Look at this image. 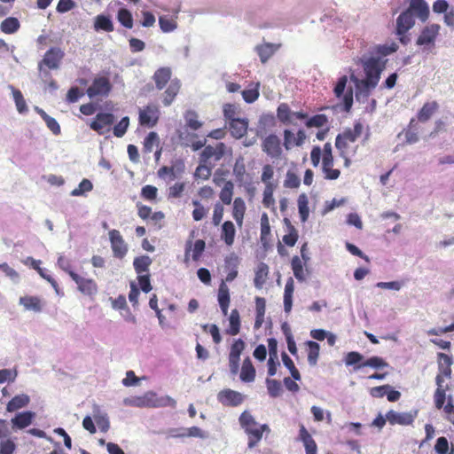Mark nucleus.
Listing matches in <instances>:
<instances>
[{"label": "nucleus", "mask_w": 454, "mask_h": 454, "mask_svg": "<svg viewBox=\"0 0 454 454\" xmlns=\"http://www.w3.org/2000/svg\"><path fill=\"white\" fill-rule=\"evenodd\" d=\"M152 78L157 90H161L167 86L162 93V104L164 106H169L180 92L182 86L180 80L172 79V70L168 67L158 68Z\"/></svg>", "instance_id": "nucleus-1"}, {"label": "nucleus", "mask_w": 454, "mask_h": 454, "mask_svg": "<svg viewBox=\"0 0 454 454\" xmlns=\"http://www.w3.org/2000/svg\"><path fill=\"white\" fill-rule=\"evenodd\" d=\"M386 63L387 60L380 57H370L362 61L365 78L360 80L352 74L350 79L358 89L369 91L378 85L380 74L386 68Z\"/></svg>", "instance_id": "nucleus-2"}, {"label": "nucleus", "mask_w": 454, "mask_h": 454, "mask_svg": "<svg viewBox=\"0 0 454 454\" xmlns=\"http://www.w3.org/2000/svg\"><path fill=\"white\" fill-rule=\"evenodd\" d=\"M128 403L138 408H176V402L172 397L168 395L158 396L157 394L153 391H148L140 396H134L129 400Z\"/></svg>", "instance_id": "nucleus-3"}, {"label": "nucleus", "mask_w": 454, "mask_h": 454, "mask_svg": "<svg viewBox=\"0 0 454 454\" xmlns=\"http://www.w3.org/2000/svg\"><path fill=\"white\" fill-rule=\"evenodd\" d=\"M241 427L248 436V448H254L262 438L263 432L269 427L266 424L259 425L254 418L247 411H243L239 418Z\"/></svg>", "instance_id": "nucleus-4"}, {"label": "nucleus", "mask_w": 454, "mask_h": 454, "mask_svg": "<svg viewBox=\"0 0 454 454\" xmlns=\"http://www.w3.org/2000/svg\"><path fill=\"white\" fill-rule=\"evenodd\" d=\"M440 30L441 26L439 24L433 23L425 26L416 40V44L422 47L423 51L432 52L435 48Z\"/></svg>", "instance_id": "nucleus-5"}, {"label": "nucleus", "mask_w": 454, "mask_h": 454, "mask_svg": "<svg viewBox=\"0 0 454 454\" xmlns=\"http://www.w3.org/2000/svg\"><path fill=\"white\" fill-rule=\"evenodd\" d=\"M364 131V125L361 121H356L353 128L346 129L339 134L335 139V146L338 151H349V144L355 143L361 137Z\"/></svg>", "instance_id": "nucleus-6"}, {"label": "nucleus", "mask_w": 454, "mask_h": 454, "mask_svg": "<svg viewBox=\"0 0 454 454\" xmlns=\"http://www.w3.org/2000/svg\"><path fill=\"white\" fill-rule=\"evenodd\" d=\"M160 117V110L157 104L149 103L139 109L138 122L142 127L152 129L157 125Z\"/></svg>", "instance_id": "nucleus-7"}, {"label": "nucleus", "mask_w": 454, "mask_h": 454, "mask_svg": "<svg viewBox=\"0 0 454 454\" xmlns=\"http://www.w3.org/2000/svg\"><path fill=\"white\" fill-rule=\"evenodd\" d=\"M64 56L63 51L59 48L52 47L49 49L43 59L38 64V69L44 77H50L51 74L49 71L44 69L46 67L48 69H57L59 67V62Z\"/></svg>", "instance_id": "nucleus-8"}, {"label": "nucleus", "mask_w": 454, "mask_h": 454, "mask_svg": "<svg viewBox=\"0 0 454 454\" xmlns=\"http://www.w3.org/2000/svg\"><path fill=\"white\" fill-rule=\"evenodd\" d=\"M415 20L407 9L401 12V14L396 19V28L395 34L399 37V41L403 44H406L409 41V38L406 36V33L414 26Z\"/></svg>", "instance_id": "nucleus-9"}, {"label": "nucleus", "mask_w": 454, "mask_h": 454, "mask_svg": "<svg viewBox=\"0 0 454 454\" xmlns=\"http://www.w3.org/2000/svg\"><path fill=\"white\" fill-rule=\"evenodd\" d=\"M115 121V117L111 113L100 112L96 114L90 123V128L98 135L109 132Z\"/></svg>", "instance_id": "nucleus-10"}, {"label": "nucleus", "mask_w": 454, "mask_h": 454, "mask_svg": "<svg viewBox=\"0 0 454 454\" xmlns=\"http://www.w3.org/2000/svg\"><path fill=\"white\" fill-rule=\"evenodd\" d=\"M113 254L115 258L122 259L128 253V245L118 230H111L108 232Z\"/></svg>", "instance_id": "nucleus-11"}, {"label": "nucleus", "mask_w": 454, "mask_h": 454, "mask_svg": "<svg viewBox=\"0 0 454 454\" xmlns=\"http://www.w3.org/2000/svg\"><path fill=\"white\" fill-rule=\"evenodd\" d=\"M112 90L109 78L106 76L96 77L91 85L87 89V95L92 98L97 96H107Z\"/></svg>", "instance_id": "nucleus-12"}, {"label": "nucleus", "mask_w": 454, "mask_h": 454, "mask_svg": "<svg viewBox=\"0 0 454 454\" xmlns=\"http://www.w3.org/2000/svg\"><path fill=\"white\" fill-rule=\"evenodd\" d=\"M71 278L77 285V289L82 294L93 297L98 292V284L92 278H86L77 273H72Z\"/></svg>", "instance_id": "nucleus-13"}, {"label": "nucleus", "mask_w": 454, "mask_h": 454, "mask_svg": "<svg viewBox=\"0 0 454 454\" xmlns=\"http://www.w3.org/2000/svg\"><path fill=\"white\" fill-rule=\"evenodd\" d=\"M245 349V342L237 339L231 344L229 353V367L232 374H237L239 369L240 355Z\"/></svg>", "instance_id": "nucleus-14"}, {"label": "nucleus", "mask_w": 454, "mask_h": 454, "mask_svg": "<svg viewBox=\"0 0 454 454\" xmlns=\"http://www.w3.org/2000/svg\"><path fill=\"white\" fill-rule=\"evenodd\" d=\"M244 399L245 397L241 393L231 388L223 389L217 394V400L223 406H239L244 402Z\"/></svg>", "instance_id": "nucleus-15"}, {"label": "nucleus", "mask_w": 454, "mask_h": 454, "mask_svg": "<svg viewBox=\"0 0 454 454\" xmlns=\"http://www.w3.org/2000/svg\"><path fill=\"white\" fill-rule=\"evenodd\" d=\"M262 148L267 155L274 159H278L282 153L280 139L274 134L263 139Z\"/></svg>", "instance_id": "nucleus-16"}, {"label": "nucleus", "mask_w": 454, "mask_h": 454, "mask_svg": "<svg viewBox=\"0 0 454 454\" xmlns=\"http://www.w3.org/2000/svg\"><path fill=\"white\" fill-rule=\"evenodd\" d=\"M408 11L416 15L421 22H426L430 14L429 6L425 0H411Z\"/></svg>", "instance_id": "nucleus-17"}, {"label": "nucleus", "mask_w": 454, "mask_h": 454, "mask_svg": "<svg viewBox=\"0 0 454 454\" xmlns=\"http://www.w3.org/2000/svg\"><path fill=\"white\" fill-rule=\"evenodd\" d=\"M224 149L225 145L222 142L218 143L215 146H205L204 150L200 153V161L207 163L212 158L215 161L220 160L224 154Z\"/></svg>", "instance_id": "nucleus-18"}, {"label": "nucleus", "mask_w": 454, "mask_h": 454, "mask_svg": "<svg viewBox=\"0 0 454 454\" xmlns=\"http://www.w3.org/2000/svg\"><path fill=\"white\" fill-rule=\"evenodd\" d=\"M214 183L220 186L222 184H223L220 193L219 198L223 204L230 205L232 200L233 192H234V184L231 180H224L223 178H214Z\"/></svg>", "instance_id": "nucleus-19"}, {"label": "nucleus", "mask_w": 454, "mask_h": 454, "mask_svg": "<svg viewBox=\"0 0 454 454\" xmlns=\"http://www.w3.org/2000/svg\"><path fill=\"white\" fill-rule=\"evenodd\" d=\"M206 248V243L203 239H197L192 245L191 240H188L185 245L184 262H189L190 252L192 251V258L193 261H199L202 253Z\"/></svg>", "instance_id": "nucleus-20"}, {"label": "nucleus", "mask_w": 454, "mask_h": 454, "mask_svg": "<svg viewBox=\"0 0 454 454\" xmlns=\"http://www.w3.org/2000/svg\"><path fill=\"white\" fill-rule=\"evenodd\" d=\"M387 419L390 425L409 426L412 424L414 417L410 412H397L390 410L387 412Z\"/></svg>", "instance_id": "nucleus-21"}, {"label": "nucleus", "mask_w": 454, "mask_h": 454, "mask_svg": "<svg viewBox=\"0 0 454 454\" xmlns=\"http://www.w3.org/2000/svg\"><path fill=\"white\" fill-rule=\"evenodd\" d=\"M225 269L227 275L225 277V283L233 281L238 276V266L239 258L234 253L229 254L224 259Z\"/></svg>", "instance_id": "nucleus-22"}, {"label": "nucleus", "mask_w": 454, "mask_h": 454, "mask_svg": "<svg viewBox=\"0 0 454 454\" xmlns=\"http://www.w3.org/2000/svg\"><path fill=\"white\" fill-rule=\"evenodd\" d=\"M217 301L223 316H227L231 302L230 290L225 281L223 280L219 286Z\"/></svg>", "instance_id": "nucleus-23"}, {"label": "nucleus", "mask_w": 454, "mask_h": 454, "mask_svg": "<svg viewBox=\"0 0 454 454\" xmlns=\"http://www.w3.org/2000/svg\"><path fill=\"white\" fill-rule=\"evenodd\" d=\"M236 236L235 225L231 221H225L222 224L221 228V239L228 247H231L234 244Z\"/></svg>", "instance_id": "nucleus-24"}, {"label": "nucleus", "mask_w": 454, "mask_h": 454, "mask_svg": "<svg viewBox=\"0 0 454 454\" xmlns=\"http://www.w3.org/2000/svg\"><path fill=\"white\" fill-rule=\"evenodd\" d=\"M299 438L303 442V445H304L305 450H306V454H317V443L303 425H301V427H300Z\"/></svg>", "instance_id": "nucleus-25"}, {"label": "nucleus", "mask_w": 454, "mask_h": 454, "mask_svg": "<svg viewBox=\"0 0 454 454\" xmlns=\"http://www.w3.org/2000/svg\"><path fill=\"white\" fill-rule=\"evenodd\" d=\"M229 127L232 137L241 138L247 134L248 122L246 119L238 118L229 121Z\"/></svg>", "instance_id": "nucleus-26"}, {"label": "nucleus", "mask_w": 454, "mask_h": 454, "mask_svg": "<svg viewBox=\"0 0 454 454\" xmlns=\"http://www.w3.org/2000/svg\"><path fill=\"white\" fill-rule=\"evenodd\" d=\"M20 304L22 305L25 309L32 310L34 312H41L43 307V302L38 296L26 295L20 297Z\"/></svg>", "instance_id": "nucleus-27"}, {"label": "nucleus", "mask_w": 454, "mask_h": 454, "mask_svg": "<svg viewBox=\"0 0 454 454\" xmlns=\"http://www.w3.org/2000/svg\"><path fill=\"white\" fill-rule=\"evenodd\" d=\"M246 204L242 198L237 197L233 201L232 217L236 221L239 227H242L243 220L246 214Z\"/></svg>", "instance_id": "nucleus-28"}, {"label": "nucleus", "mask_w": 454, "mask_h": 454, "mask_svg": "<svg viewBox=\"0 0 454 454\" xmlns=\"http://www.w3.org/2000/svg\"><path fill=\"white\" fill-rule=\"evenodd\" d=\"M438 106L435 101L426 102L417 114L418 121L420 122L427 121L436 112Z\"/></svg>", "instance_id": "nucleus-29"}, {"label": "nucleus", "mask_w": 454, "mask_h": 454, "mask_svg": "<svg viewBox=\"0 0 454 454\" xmlns=\"http://www.w3.org/2000/svg\"><path fill=\"white\" fill-rule=\"evenodd\" d=\"M294 292V283L292 278L286 280L284 291V310L286 313H290L293 307V294Z\"/></svg>", "instance_id": "nucleus-30"}, {"label": "nucleus", "mask_w": 454, "mask_h": 454, "mask_svg": "<svg viewBox=\"0 0 454 454\" xmlns=\"http://www.w3.org/2000/svg\"><path fill=\"white\" fill-rule=\"evenodd\" d=\"M93 27L94 29L98 32H113L114 30V26L111 18L103 14L96 16Z\"/></svg>", "instance_id": "nucleus-31"}, {"label": "nucleus", "mask_w": 454, "mask_h": 454, "mask_svg": "<svg viewBox=\"0 0 454 454\" xmlns=\"http://www.w3.org/2000/svg\"><path fill=\"white\" fill-rule=\"evenodd\" d=\"M269 276V267L264 262H260L257 265L254 273V284L258 289L262 288Z\"/></svg>", "instance_id": "nucleus-32"}, {"label": "nucleus", "mask_w": 454, "mask_h": 454, "mask_svg": "<svg viewBox=\"0 0 454 454\" xmlns=\"http://www.w3.org/2000/svg\"><path fill=\"white\" fill-rule=\"evenodd\" d=\"M240 380L244 382H252L255 379V369L249 357H247L242 364Z\"/></svg>", "instance_id": "nucleus-33"}, {"label": "nucleus", "mask_w": 454, "mask_h": 454, "mask_svg": "<svg viewBox=\"0 0 454 454\" xmlns=\"http://www.w3.org/2000/svg\"><path fill=\"white\" fill-rule=\"evenodd\" d=\"M266 301L262 297H255V321L254 329H259L264 322Z\"/></svg>", "instance_id": "nucleus-34"}, {"label": "nucleus", "mask_w": 454, "mask_h": 454, "mask_svg": "<svg viewBox=\"0 0 454 454\" xmlns=\"http://www.w3.org/2000/svg\"><path fill=\"white\" fill-rule=\"evenodd\" d=\"M30 398L26 394H21L12 397L7 403L6 410L9 412L15 411L19 409L26 407L29 403Z\"/></svg>", "instance_id": "nucleus-35"}, {"label": "nucleus", "mask_w": 454, "mask_h": 454, "mask_svg": "<svg viewBox=\"0 0 454 454\" xmlns=\"http://www.w3.org/2000/svg\"><path fill=\"white\" fill-rule=\"evenodd\" d=\"M34 416L35 413L32 411L20 412L12 419V422L14 427L23 429L32 423Z\"/></svg>", "instance_id": "nucleus-36"}, {"label": "nucleus", "mask_w": 454, "mask_h": 454, "mask_svg": "<svg viewBox=\"0 0 454 454\" xmlns=\"http://www.w3.org/2000/svg\"><path fill=\"white\" fill-rule=\"evenodd\" d=\"M152 259L148 255L136 257L133 262L135 271L138 274H148Z\"/></svg>", "instance_id": "nucleus-37"}, {"label": "nucleus", "mask_w": 454, "mask_h": 454, "mask_svg": "<svg viewBox=\"0 0 454 454\" xmlns=\"http://www.w3.org/2000/svg\"><path fill=\"white\" fill-rule=\"evenodd\" d=\"M20 27L19 20L15 17H8L4 19L0 24V30L7 35L14 34Z\"/></svg>", "instance_id": "nucleus-38"}, {"label": "nucleus", "mask_w": 454, "mask_h": 454, "mask_svg": "<svg viewBox=\"0 0 454 454\" xmlns=\"http://www.w3.org/2000/svg\"><path fill=\"white\" fill-rule=\"evenodd\" d=\"M230 325L226 333L231 336L237 335L240 332V317L238 309H232L229 317Z\"/></svg>", "instance_id": "nucleus-39"}, {"label": "nucleus", "mask_w": 454, "mask_h": 454, "mask_svg": "<svg viewBox=\"0 0 454 454\" xmlns=\"http://www.w3.org/2000/svg\"><path fill=\"white\" fill-rule=\"evenodd\" d=\"M322 169L325 173V178L328 180H336L340 175L339 169L333 168V159L322 160Z\"/></svg>", "instance_id": "nucleus-40"}, {"label": "nucleus", "mask_w": 454, "mask_h": 454, "mask_svg": "<svg viewBox=\"0 0 454 454\" xmlns=\"http://www.w3.org/2000/svg\"><path fill=\"white\" fill-rule=\"evenodd\" d=\"M308 346V362L311 366H315L319 357L320 346L313 340L307 341Z\"/></svg>", "instance_id": "nucleus-41"}, {"label": "nucleus", "mask_w": 454, "mask_h": 454, "mask_svg": "<svg viewBox=\"0 0 454 454\" xmlns=\"http://www.w3.org/2000/svg\"><path fill=\"white\" fill-rule=\"evenodd\" d=\"M277 47L272 43H264L257 46L256 51L262 63H266L268 59L274 54Z\"/></svg>", "instance_id": "nucleus-42"}, {"label": "nucleus", "mask_w": 454, "mask_h": 454, "mask_svg": "<svg viewBox=\"0 0 454 454\" xmlns=\"http://www.w3.org/2000/svg\"><path fill=\"white\" fill-rule=\"evenodd\" d=\"M277 184H269L264 187L262 193V204L265 207H270L275 204V199L273 197L274 191L277 188Z\"/></svg>", "instance_id": "nucleus-43"}, {"label": "nucleus", "mask_w": 454, "mask_h": 454, "mask_svg": "<svg viewBox=\"0 0 454 454\" xmlns=\"http://www.w3.org/2000/svg\"><path fill=\"white\" fill-rule=\"evenodd\" d=\"M277 117L282 123L288 124L292 122V112L287 104L282 103L278 106Z\"/></svg>", "instance_id": "nucleus-44"}, {"label": "nucleus", "mask_w": 454, "mask_h": 454, "mask_svg": "<svg viewBox=\"0 0 454 454\" xmlns=\"http://www.w3.org/2000/svg\"><path fill=\"white\" fill-rule=\"evenodd\" d=\"M117 20L124 27H133V17L128 9L121 8L117 13Z\"/></svg>", "instance_id": "nucleus-45"}, {"label": "nucleus", "mask_w": 454, "mask_h": 454, "mask_svg": "<svg viewBox=\"0 0 454 454\" xmlns=\"http://www.w3.org/2000/svg\"><path fill=\"white\" fill-rule=\"evenodd\" d=\"M298 209L301 222H306L309 218V209L307 196L301 194L298 198Z\"/></svg>", "instance_id": "nucleus-46"}, {"label": "nucleus", "mask_w": 454, "mask_h": 454, "mask_svg": "<svg viewBox=\"0 0 454 454\" xmlns=\"http://www.w3.org/2000/svg\"><path fill=\"white\" fill-rule=\"evenodd\" d=\"M177 431H178V429H172L171 436L172 437L189 436V437H200V438H202L204 436L202 430L198 427H192L186 430L187 432L177 433Z\"/></svg>", "instance_id": "nucleus-47"}, {"label": "nucleus", "mask_w": 454, "mask_h": 454, "mask_svg": "<svg viewBox=\"0 0 454 454\" xmlns=\"http://www.w3.org/2000/svg\"><path fill=\"white\" fill-rule=\"evenodd\" d=\"M285 221L288 223L289 232L283 236V242L288 247H294L298 240V232L287 219Z\"/></svg>", "instance_id": "nucleus-48"}, {"label": "nucleus", "mask_w": 454, "mask_h": 454, "mask_svg": "<svg viewBox=\"0 0 454 454\" xmlns=\"http://www.w3.org/2000/svg\"><path fill=\"white\" fill-rule=\"evenodd\" d=\"M270 235V225L269 216L263 213L261 216V240L266 243L269 236Z\"/></svg>", "instance_id": "nucleus-49"}, {"label": "nucleus", "mask_w": 454, "mask_h": 454, "mask_svg": "<svg viewBox=\"0 0 454 454\" xmlns=\"http://www.w3.org/2000/svg\"><path fill=\"white\" fill-rule=\"evenodd\" d=\"M266 386L269 392V395L271 397H278L282 393V386L281 383L277 380L267 379Z\"/></svg>", "instance_id": "nucleus-50"}, {"label": "nucleus", "mask_w": 454, "mask_h": 454, "mask_svg": "<svg viewBox=\"0 0 454 454\" xmlns=\"http://www.w3.org/2000/svg\"><path fill=\"white\" fill-rule=\"evenodd\" d=\"M129 125V118L128 116L123 117L117 124L113 128V133L116 137H122Z\"/></svg>", "instance_id": "nucleus-51"}, {"label": "nucleus", "mask_w": 454, "mask_h": 454, "mask_svg": "<svg viewBox=\"0 0 454 454\" xmlns=\"http://www.w3.org/2000/svg\"><path fill=\"white\" fill-rule=\"evenodd\" d=\"M186 125L193 130H198L202 126V122L198 120V114L194 111H188L185 114Z\"/></svg>", "instance_id": "nucleus-52"}, {"label": "nucleus", "mask_w": 454, "mask_h": 454, "mask_svg": "<svg viewBox=\"0 0 454 454\" xmlns=\"http://www.w3.org/2000/svg\"><path fill=\"white\" fill-rule=\"evenodd\" d=\"M159 143V137L156 132H150L144 140V152L151 153L153 149V146Z\"/></svg>", "instance_id": "nucleus-53"}, {"label": "nucleus", "mask_w": 454, "mask_h": 454, "mask_svg": "<svg viewBox=\"0 0 454 454\" xmlns=\"http://www.w3.org/2000/svg\"><path fill=\"white\" fill-rule=\"evenodd\" d=\"M291 265L294 277L300 281L304 280L303 266L301 259L298 256H294Z\"/></svg>", "instance_id": "nucleus-54"}, {"label": "nucleus", "mask_w": 454, "mask_h": 454, "mask_svg": "<svg viewBox=\"0 0 454 454\" xmlns=\"http://www.w3.org/2000/svg\"><path fill=\"white\" fill-rule=\"evenodd\" d=\"M13 99L15 101V105L17 107V110L20 114H24L27 112V106L26 100L23 98L22 93L19 90L13 89Z\"/></svg>", "instance_id": "nucleus-55"}, {"label": "nucleus", "mask_w": 454, "mask_h": 454, "mask_svg": "<svg viewBox=\"0 0 454 454\" xmlns=\"http://www.w3.org/2000/svg\"><path fill=\"white\" fill-rule=\"evenodd\" d=\"M159 24L160 29L164 33H169L175 30L176 27V22L173 19L168 18L166 16H160L159 18Z\"/></svg>", "instance_id": "nucleus-56"}, {"label": "nucleus", "mask_w": 454, "mask_h": 454, "mask_svg": "<svg viewBox=\"0 0 454 454\" xmlns=\"http://www.w3.org/2000/svg\"><path fill=\"white\" fill-rule=\"evenodd\" d=\"M327 122H328V119H327L326 115L316 114L307 121L306 126L308 128H311V127L321 128V127L326 125Z\"/></svg>", "instance_id": "nucleus-57"}, {"label": "nucleus", "mask_w": 454, "mask_h": 454, "mask_svg": "<svg viewBox=\"0 0 454 454\" xmlns=\"http://www.w3.org/2000/svg\"><path fill=\"white\" fill-rule=\"evenodd\" d=\"M192 205L195 208L192 211V218L198 222L202 220L207 214V209L205 208L199 200H192Z\"/></svg>", "instance_id": "nucleus-58"}, {"label": "nucleus", "mask_w": 454, "mask_h": 454, "mask_svg": "<svg viewBox=\"0 0 454 454\" xmlns=\"http://www.w3.org/2000/svg\"><path fill=\"white\" fill-rule=\"evenodd\" d=\"M372 367V368H383L387 366V363L385 362L381 357L380 356H372L365 360L359 367Z\"/></svg>", "instance_id": "nucleus-59"}, {"label": "nucleus", "mask_w": 454, "mask_h": 454, "mask_svg": "<svg viewBox=\"0 0 454 454\" xmlns=\"http://www.w3.org/2000/svg\"><path fill=\"white\" fill-rule=\"evenodd\" d=\"M93 188L92 183L89 179H83L77 188L71 192L72 196H81L87 192H90Z\"/></svg>", "instance_id": "nucleus-60"}, {"label": "nucleus", "mask_w": 454, "mask_h": 454, "mask_svg": "<svg viewBox=\"0 0 454 454\" xmlns=\"http://www.w3.org/2000/svg\"><path fill=\"white\" fill-rule=\"evenodd\" d=\"M274 176V168L271 165L266 164L262 167V172L261 175L262 182L266 185L269 184H275L272 182V178Z\"/></svg>", "instance_id": "nucleus-61"}, {"label": "nucleus", "mask_w": 454, "mask_h": 454, "mask_svg": "<svg viewBox=\"0 0 454 454\" xmlns=\"http://www.w3.org/2000/svg\"><path fill=\"white\" fill-rule=\"evenodd\" d=\"M243 99L247 103H254L259 98V84L257 83L255 88L244 90L242 92Z\"/></svg>", "instance_id": "nucleus-62"}, {"label": "nucleus", "mask_w": 454, "mask_h": 454, "mask_svg": "<svg viewBox=\"0 0 454 454\" xmlns=\"http://www.w3.org/2000/svg\"><path fill=\"white\" fill-rule=\"evenodd\" d=\"M185 189L184 183H176L172 186L168 188V199H176L180 198Z\"/></svg>", "instance_id": "nucleus-63"}, {"label": "nucleus", "mask_w": 454, "mask_h": 454, "mask_svg": "<svg viewBox=\"0 0 454 454\" xmlns=\"http://www.w3.org/2000/svg\"><path fill=\"white\" fill-rule=\"evenodd\" d=\"M158 189L153 185H145L141 190V196L147 200H154L157 198Z\"/></svg>", "instance_id": "nucleus-64"}]
</instances>
